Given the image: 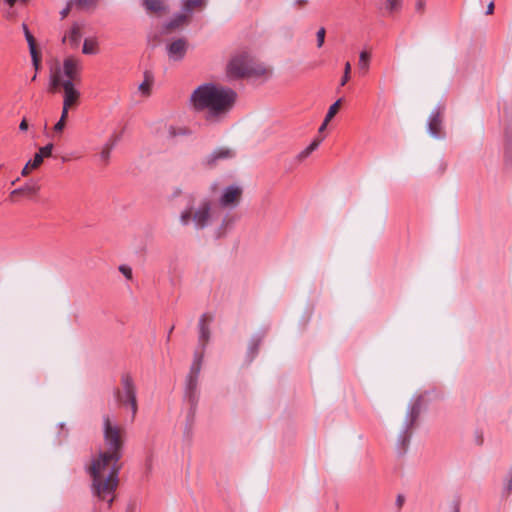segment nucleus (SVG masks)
<instances>
[{"instance_id": "nucleus-34", "label": "nucleus", "mask_w": 512, "mask_h": 512, "mask_svg": "<svg viewBox=\"0 0 512 512\" xmlns=\"http://www.w3.org/2000/svg\"><path fill=\"white\" fill-rule=\"evenodd\" d=\"M419 415V409L413 406L409 413V425H412Z\"/></svg>"}, {"instance_id": "nucleus-2", "label": "nucleus", "mask_w": 512, "mask_h": 512, "mask_svg": "<svg viewBox=\"0 0 512 512\" xmlns=\"http://www.w3.org/2000/svg\"><path fill=\"white\" fill-rule=\"evenodd\" d=\"M235 92L227 87L204 83L190 95L189 101L197 112H205L208 121H217L224 117L235 102Z\"/></svg>"}, {"instance_id": "nucleus-51", "label": "nucleus", "mask_w": 512, "mask_h": 512, "mask_svg": "<svg viewBox=\"0 0 512 512\" xmlns=\"http://www.w3.org/2000/svg\"><path fill=\"white\" fill-rule=\"evenodd\" d=\"M398 503H399V505H401V504H402V499H401V497H399V498H398Z\"/></svg>"}, {"instance_id": "nucleus-16", "label": "nucleus", "mask_w": 512, "mask_h": 512, "mask_svg": "<svg viewBox=\"0 0 512 512\" xmlns=\"http://www.w3.org/2000/svg\"><path fill=\"white\" fill-rule=\"evenodd\" d=\"M191 21V16L188 15L185 11L176 15L166 26V30L168 32H172L176 29L182 28L188 25Z\"/></svg>"}, {"instance_id": "nucleus-4", "label": "nucleus", "mask_w": 512, "mask_h": 512, "mask_svg": "<svg viewBox=\"0 0 512 512\" xmlns=\"http://www.w3.org/2000/svg\"><path fill=\"white\" fill-rule=\"evenodd\" d=\"M213 219V203L210 199L204 198L197 205L187 206L179 215V222L182 226L192 224L195 229L202 230L207 227Z\"/></svg>"}, {"instance_id": "nucleus-21", "label": "nucleus", "mask_w": 512, "mask_h": 512, "mask_svg": "<svg viewBox=\"0 0 512 512\" xmlns=\"http://www.w3.org/2000/svg\"><path fill=\"white\" fill-rule=\"evenodd\" d=\"M152 85H153V76H152V74L150 72L146 71L144 73V80L139 85V91L144 96H149L151 94Z\"/></svg>"}, {"instance_id": "nucleus-42", "label": "nucleus", "mask_w": 512, "mask_h": 512, "mask_svg": "<svg viewBox=\"0 0 512 512\" xmlns=\"http://www.w3.org/2000/svg\"><path fill=\"white\" fill-rule=\"evenodd\" d=\"M19 129L22 131H26L28 129V121L26 120V118H23L20 122Z\"/></svg>"}, {"instance_id": "nucleus-19", "label": "nucleus", "mask_w": 512, "mask_h": 512, "mask_svg": "<svg viewBox=\"0 0 512 512\" xmlns=\"http://www.w3.org/2000/svg\"><path fill=\"white\" fill-rule=\"evenodd\" d=\"M206 0H183V11L192 17L195 11L202 10L205 7Z\"/></svg>"}, {"instance_id": "nucleus-18", "label": "nucleus", "mask_w": 512, "mask_h": 512, "mask_svg": "<svg viewBox=\"0 0 512 512\" xmlns=\"http://www.w3.org/2000/svg\"><path fill=\"white\" fill-rule=\"evenodd\" d=\"M100 51L99 42L96 37L85 38L82 53L85 55H96Z\"/></svg>"}, {"instance_id": "nucleus-49", "label": "nucleus", "mask_w": 512, "mask_h": 512, "mask_svg": "<svg viewBox=\"0 0 512 512\" xmlns=\"http://www.w3.org/2000/svg\"><path fill=\"white\" fill-rule=\"evenodd\" d=\"M173 329H174V326H172V327L169 329V332H168V339L170 338V335H171V333H172Z\"/></svg>"}, {"instance_id": "nucleus-8", "label": "nucleus", "mask_w": 512, "mask_h": 512, "mask_svg": "<svg viewBox=\"0 0 512 512\" xmlns=\"http://www.w3.org/2000/svg\"><path fill=\"white\" fill-rule=\"evenodd\" d=\"M243 189L237 185H231L222 191L218 202L223 208H235L241 202Z\"/></svg>"}, {"instance_id": "nucleus-31", "label": "nucleus", "mask_w": 512, "mask_h": 512, "mask_svg": "<svg viewBox=\"0 0 512 512\" xmlns=\"http://www.w3.org/2000/svg\"><path fill=\"white\" fill-rule=\"evenodd\" d=\"M43 159L44 158L42 157V155H40L39 153H36L34 155L33 160L28 161L29 162V166H32V168H36L37 169L43 163Z\"/></svg>"}, {"instance_id": "nucleus-5", "label": "nucleus", "mask_w": 512, "mask_h": 512, "mask_svg": "<svg viewBox=\"0 0 512 512\" xmlns=\"http://www.w3.org/2000/svg\"><path fill=\"white\" fill-rule=\"evenodd\" d=\"M122 389H117L114 393L116 401L121 406H129L132 412V420L135 418L138 411L136 387L133 378L130 374H123L121 376Z\"/></svg>"}, {"instance_id": "nucleus-6", "label": "nucleus", "mask_w": 512, "mask_h": 512, "mask_svg": "<svg viewBox=\"0 0 512 512\" xmlns=\"http://www.w3.org/2000/svg\"><path fill=\"white\" fill-rule=\"evenodd\" d=\"M203 359V351L196 352L194 355L193 363L190 367L189 374L186 379V396L188 400L195 404L198 400L197 396V387H198V378L201 371Z\"/></svg>"}, {"instance_id": "nucleus-39", "label": "nucleus", "mask_w": 512, "mask_h": 512, "mask_svg": "<svg viewBox=\"0 0 512 512\" xmlns=\"http://www.w3.org/2000/svg\"><path fill=\"white\" fill-rule=\"evenodd\" d=\"M70 109H72V108L71 107H66V106L63 105L60 120L67 121V119H68V112H69Z\"/></svg>"}, {"instance_id": "nucleus-7", "label": "nucleus", "mask_w": 512, "mask_h": 512, "mask_svg": "<svg viewBox=\"0 0 512 512\" xmlns=\"http://www.w3.org/2000/svg\"><path fill=\"white\" fill-rule=\"evenodd\" d=\"M81 60L73 55L67 56L63 60V70L61 71L65 81H70L72 84H78L81 81Z\"/></svg>"}, {"instance_id": "nucleus-43", "label": "nucleus", "mask_w": 512, "mask_h": 512, "mask_svg": "<svg viewBox=\"0 0 512 512\" xmlns=\"http://www.w3.org/2000/svg\"><path fill=\"white\" fill-rule=\"evenodd\" d=\"M70 10H71V7H70V4H69L65 9H63L60 12L62 19L66 18L68 16Z\"/></svg>"}, {"instance_id": "nucleus-13", "label": "nucleus", "mask_w": 512, "mask_h": 512, "mask_svg": "<svg viewBox=\"0 0 512 512\" xmlns=\"http://www.w3.org/2000/svg\"><path fill=\"white\" fill-rule=\"evenodd\" d=\"M63 105L76 108L80 100V92L75 88V84L65 81L63 90Z\"/></svg>"}, {"instance_id": "nucleus-17", "label": "nucleus", "mask_w": 512, "mask_h": 512, "mask_svg": "<svg viewBox=\"0 0 512 512\" xmlns=\"http://www.w3.org/2000/svg\"><path fill=\"white\" fill-rule=\"evenodd\" d=\"M23 29H24V32H25L26 40H27V42L29 44V49H30V53H31V56H32L33 65L35 66V69L38 70L39 69V65H40V57H39L38 52L36 50L35 38L29 32V30H28L26 25H23Z\"/></svg>"}, {"instance_id": "nucleus-32", "label": "nucleus", "mask_w": 512, "mask_h": 512, "mask_svg": "<svg viewBox=\"0 0 512 512\" xmlns=\"http://www.w3.org/2000/svg\"><path fill=\"white\" fill-rule=\"evenodd\" d=\"M325 35H326V30L324 27H321L318 31H317V46L320 48L323 46L324 44V41H325Z\"/></svg>"}, {"instance_id": "nucleus-14", "label": "nucleus", "mask_w": 512, "mask_h": 512, "mask_svg": "<svg viewBox=\"0 0 512 512\" xmlns=\"http://www.w3.org/2000/svg\"><path fill=\"white\" fill-rule=\"evenodd\" d=\"M187 51V41L183 38L174 40L168 45V55L171 59L179 61L184 58Z\"/></svg>"}, {"instance_id": "nucleus-26", "label": "nucleus", "mask_w": 512, "mask_h": 512, "mask_svg": "<svg viewBox=\"0 0 512 512\" xmlns=\"http://www.w3.org/2000/svg\"><path fill=\"white\" fill-rule=\"evenodd\" d=\"M370 54L366 51H362L359 55L358 65L362 70L363 74H366L369 70Z\"/></svg>"}, {"instance_id": "nucleus-20", "label": "nucleus", "mask_w": 512, "mask_h": 512, "mask_svg": "<svg viewBox=\"0 0 512 512\" xmlns=\"http://www.w3.org/2000/svg\"><path fill=\"white\" fill-rule=\"evenodd\" d=\"M117 140H118L117 136H114L112 139H110L109 142L103 146V148L99 154L100 160L105 165L109 162L111 151H112L114 145L116 144Z\"/></svg>"}, {"instance_id": "nucleus-28", "label": "nucleus", "mask_w": 512, "mask_h": 512, "mask_svg": "<svg viewBox=\"0 0 512 512\" xmlns=\"http://www.w3.org/2000/svg\"><path fill=\"white\" fill-rule=\"evenodd\" d=\"M385 6L390 12H398L402 8V0H386Z\"/></svg>"}, {"instance_id": "nucleus-23", "label": "nucleus", "mask_w": 512, "mask_h": 512, "mask_svg": "<svg viewBox=\"0 0 512 512\" xmlns=\"http://www.w3.org/2000/svg\"><path fill=\"white\" fill-rule=\"evenodd\" d=\"M65 79L62 76L61 70L57 69L52 75L50 79V90L55 91L57 88L62 87L64 90Z\"/></svg>"}, {"instance_id": "nucleus-48", "label": "nucleus", "mask_w": 512, "mask_h": 512, "mask_svg": "<svg viewBox=\"0 0 512 512\" xmlns=\"http://www.w3.org/2000/svg\"><path fill=\"white\" fill-rule=\"evenodd\" d=\"M258 343H259V340H258L257 342H253V343H252V346H251V348H250V349H251V350H253V351L255 352V351H256V349H257Z\"/></svg>"}, {"instance_id": "nucleus-36", "label": "nucleus", "mask_w": 512, "mask_h": 512, "mask_svg": "<svg viewBox=\"0 0 512 512\" xmlns=\"http://www.w3.org/2000/svg\"><path fill=\"white\" fill-rule=\"evenodd\" d=\"M425 6H426V1L425 0H416L415 9H416L417 12H419L421 14L424 13Z\"/></svg>"}, {"instance_id": "nucleus-35", "label": "nucleus", "mask_w": 512, "mask_h": 512, "mask_svg": "<svg viewBox=\"0 0 512 512\" xmlns=\"http://www.w3.org/2000/svg\"><path fill=\"white\" fill-rule=\"evenodd\" d=\"M66 122L65 120H60L54 125L53 127V130L55 133L57 134H61L66 126Z\"/></svg>"}, {"instance_id": "nucleus-30", "label": "nucleus", "mask_w": 512, "mask_h": 512, "mask_svg": "<svg viewBox=\"0 0 512 512\" xmlns=\"http://www.w3.org/2000/svg\"><path fill=\"white\" fill-rule=\"evenodd\" d=\"M52 150H53V144L52 143H49L47 144L46 146L44 147H41L39 149V154L42 155V157H50L52 155Z\"/></svg>"}, {"instance_id": "nucleus-27", "label": "nucleus", "mask_w": 512, "mask_h": 512, "mask_svg": "<svg viewBox=\"0 0 512 512\" xmlns=\"http://www.w3.org/2000/svg\"><path fill=\"white\" fill-rule=\"evenodd\" d=\"M342 105V99H338L335 103H333L325 116L326 123H329L333 117L338 113L340 107Z\"/></svg>"}, {"instance_id": "nucleus-44", "label": "nucleus", "mask_w": 512, "mask_h": 512, "mask_svg": "<svg viewBox=\"0 0 512 512\" xmlns=\"http://www.w3.org/2000/svg\"><path fill=\"white\" fill-rule=\"evenodd\" d=\"M494 12V3L490 2L487 6L486 14L491 15Z\"/></svg>"}, {"instance_id": "nucleus-29", "label": "nucleus", "mask_w": 512, "mask_h": 512, "mask_svg": "<svg viewBox=\"0 0 512 512\" xmlns=\"http://www.w3.org/2000/svg\"><path fill=\"white\" fill-rule=\"evenodd\" d=\"M350 73H351V64L350 62H346L344 66V73L340 82L341 86L346 85V83L350 80Z\"/></svg>"}, {"instance_id": "nucleus-37", "label": "nucleus", "mask_w": 512, "mask_h": 512, "mask_svg": "<svg viewBox=\"0 0 512 512\" xmlns=\"http://www.w3.org/2000/svg\"><path fill=\"white\" fill-rule=\"evenodd\" d=\"M308 4V0H293V6L301 9L304 8Z\"/></svg>"}, {"instance_id": "nucleus-47", "label": "nucleus", "mask_w": 512, "mask_h": 512, "mask_svg": "<svg viewBox=\"0 0 512 512\" xmlns=\"http://www.w3.org/2000/svg\"><path fill=\"white\" fill-rule=\"evenodd\" d=\"M327 125H328V123H326V119H324V122L322 123V125L319 128V132L322 133L326 129Z\"/></svg>"}, {"instance_id": "nucleus-40", "label": "nucleus", "mask_w": 512, "mask_h": 512, "mask_svg": "<svg viewBox=\"0 0 512 512\" xmlns=\"http://www.w3.org/2000/svg\"><path fill=\"white\" fill-rule=\"evenodd\" d=\"M34 169L35 168H32V166H29V162H27L26 165L23 167V169L21 171V175L22 176H27Z\"/></svg>"}, {"instance_id": "nucleus-24", "label": "nucleus", "mask_w": 512, "mask_h": 512, "mask_svg": "<svg viewBox=\"0 0 512 512\" xmlns=\"http://www.w3.org/2000/svg\"><path fill=\"white\" fill-rule=\"evenodd\" d=\"M168 136L170 138H176L181 136H188L191 134V131L189 128L184 126H169L167 129Z\"/></svg>"}, {"instance_id": "nucleus-41", "label": "nucleus", "mask_w": 512, "mask_h": 512, "mask_svg": "<svg viewBox=\"0 0 512 512\" xmlns=\"http://www.w3.org/2000/svg\"><path fill=\"white\" fill-rule=\"evenodd\" d=\"M126 512H137V505L135 502H131L126 507Z\"/></svg>"}, {"instance_id": "nucleus-45", "label": "nucleus", "mask_w": 512, "mask_h": 512, "mask_svg": "<svg viewBox=\"0 0 512 512\" xmlns=\"http://www.w3.org/2000/svg\"><path fill=\"white\" fill-rule=\"evenodd\" d=\"M80 5H89L92 4L94 0H78Z\"/></svg>"}, {"instance_id": "nucleus-3", "label": "nucleus", "mask_w": 512, "mask_h": 512, "mask_svg": "<svg viewBox=\"0 0 512 512\" xmlns=\"http://www.w3.org/2000/svg\"><path fill=\"white\" fill-rule=\"evenodd\" d=\"M227 73L232 78H244L269 74L270 69L249 53L240 52L231 58L227 66Z\"/></svg>"}, {"instance_id": "nucleus-22", "label": "nucleus", "mask_w": 512, "mask_h": 512, "mask_svg": "<svg viewBox=\"0 0 512 512\" xmlns=\"http://www.w3.org/2000/svg\"><path fill=\"white\" fill-rule=\"evenodd\" d=\"M40 190V186L35 183H27L23 187L13 190V193H22L23 195L27 196H34L38 193Z\"/></svg>"}, {"instance_id": "nucleus-10", "label": "nucleus", "mask_w": 512, "mask_h": 512, "mask_svg": "<svg viewBox=\"0 0 512 512\" xmlns=\"http://www.w3.org/2000/svg\"><path fill=\"white\" fill-rule=\"evenodd\" d=\"M429 134L436 139H444L446 134L443 128V112L440 109L433 111L428 119Z\"/></svg>"}, {"instance_id": "nucleus-52", "label": "nucleus", "mask_w": 512, "mask_h": 512, "mask_svg": "<svg viewBox=\"0 0 512 512\" xmlns=\"http://www.w3.org/2000/svg\"><path fill=\"white\" fill-rule=\"evenodd\" d=\"M455 512H458V511H455Z\"/></svg>"}, {"instance_id": "nucleus-12", "label": "nucleus", "mask_w": 512, "mask_h": 512, "mask_svg": "<svg viewBox=\"0 0 512 512\" xmlns=\"http://www.w3.org/2000/svg\"><path fill=\"white\" fill-rule=\"evenodd\" d=\"M212 320H213L212 315L205 313V314L201 315L199 322H198L199 344L203 350L210 340V334H211L210 324H211Z\"/></svg>"}, {"instance_id": "nucleus-25", "label": "nucleus", "mask_w": 512, "mask_h": 512, "mask_svg": "<svg viewBox=\"0 0 512 512\" xmlns=\"http://www.w3.org/2000/svg\"><path fill=\"white\" fill-rule=\"evenodd\" d=\"M321 141H322V138L315 139L307 148H305L303 151H301L298 154L297 159L299 161H302L305 158H307L314 150H316L318 148Z\"/></svg>"}, {"instance_id": "nucleus-1", "label": "nucleus", "mask_w": 512, "mask_h": 512, "mask_svg": "<svg viewBox=\"0 0 512 512\" xmlns=\"http://www.w3.org/2000/svg\"><path fill=\"white\" fill-rule=\"evenodd\" d=\"M126 436L125 428L113 420L110 415L103 416V438L105 450L100 451L89 466L92 477L93 495L111 507L119 484V463L122 457Z\"/></svg>"}, {"instance_id": "nucleus-38", "label": "nucleus", "mask_w": 512, "mask_h": 512, "mask_svg": "<svg viewBox=\"0 0 512 512\" xmlns=\"http://www.w3.org/2000/svg\"><path fill=\"white\" fill-rule=\"evenodd\" d=\"M505 491L507 492V494L512 493V472L510 473L509 478L505 484Z\"/></svg>"}, {"instance_id": "nucleus-15", "label": "nucleus", "mask_w": 512, "mask_h": 512, "mask_svg": "<svg viewBox=\"0 0 512 512\" xmlns=\"http://www.w3.org/2000/svg\"><path fill=\"white\" fill-rule=\"evenodd\" d=\"M142 4L150 15L160 16L167 12L165 0H143Z\"/></svg>"}, {"instance_id": "nucleus-46", "label": "nucleus", "mask_w": 512, "mask_h": 512, "mask_svg": "<svg viewBox=\"0 0 512 512\" xmlns=\"http://www.w3.org/2000/svg\"><path fill=\"white\" fill-rule=\"evenodd\" d=\"M182 193V190L180 188H176L174 191H173V197H178L180 196Z\"/></svg>"}, {"instance_id": "nucleus-33", "label": "nucleus", "mask_w": 512, "mask_h": 512, "mask_svg": "<svg viewBox=\"0 0 512 512\" xmlns=\"http://www.w3.org/2000/svg\"><path fill=\"white\" fill-rule=\"evenodd\" d=\"M119 271L128 279H132V269L129 266L121 265Z\"/></svg>"}, {"instance_id": "nucleus-11", "label": "nucleus", "mask_w": 512, "mask_h": 512, "mask_svg": "<svg viewBox=\"0 0 512 512\" xmlns=\"http://www.w3.org/2000/svg\"><path fill=\"white\" fill-rule=\"evenodd\" d=\"M235 157V151L229 147H219L208 154L204 163L209 168L215 167L220 161L232 159Z\"/></svg>"}, {"instance_id": "nucleus-9", "label": "nucleus", "mask_w": 512, "mask_h": 512, "mask_svg": "<svg viewBox=\"0 0 512 512\" xmlns=\"http://www.w3.org/2000/svg\"><path fill=\"white\" fill-rule=\"evenodd\" d=\"M85 25L74 22L63 34L62 43L68 45L71 49H77L83 36Z\"/></svg>"}, {"instance_id": "nucleus-50", "label": "nucleus", "mask_w": 512, "mask_h": 512, "mask_svg": "<svg viewBox=\"0 0 512 512\" xmlns=\"http://www.w3.org/2000/svg\"><path fill=\"white\" fill-rule=\"evenodd\" d=\"M20 194H21V193H13V191H12V192H11V194H10V196H11V197H14V196H18V195H20Z\"/></svg>"}]
</instances>
